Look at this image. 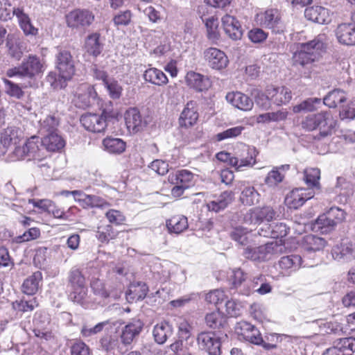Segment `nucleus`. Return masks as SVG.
<instances>
[{"label":"nucleus","mask_w":355,"mask_h":355,"mask_svg":"<svg viewBox=\"0 0 355 355\" xmlns=\"http://www.w3.org/2000/svg\"><path fill=\"white\" fill-rule=\"evenodd\" d=\"M46 69V60L36 55L30 54L24 58L18 67L8 69L6 76L9 78L17 77L28 78L29 80L24 83L22 87H31L35 85L34 80L41 76Z\"/></svg>","instance_id":"nucleus-1"},{"label":"nucleus","mask_w":355,"mask_h":355,"mask_svg":"<svg viewBox=\"0 0 355 355\" xmlns=\"http://www.w3.org/2000/svg\"><path fill=\"white\" fill-rule=\"evenodd\" d=\"M326 45L327 36L324 34H320L308 42L298 44L292 57L293 64L305 67L318 60Z\"/></svg>","instance_id":"nucleus-2"},{"label":"nucleus","mask_w":355,"mask_h":355,"mask_svg":"<svg viewBox=\"0 0 355 355\" xmlns=\"http://www.w3.org/2000/svg\"><path fill=\"white\" fill-rule=\"evenodd\" d=\"M303 129L307 131L318 130L315 137L322 139L332 135L336 125V121L329 112H320L306 116L301 123Z\"/></svg>","instance_id":"nucleus-3"},{"label":"nucleus","mask_w":355,"mask_h":355,"mask_svg":"<svg viewBox=\"0 0 355 355\" xmlns=\"http://www.w3.org/2000/svg\"><path fill=\"white\" fill-rule=\"evenodd\" d=\"M282 249V245L276 241L259 247H248L243 254L245 258L253 261H266L281 253Z\"/></svg>","instance_id":"nucleus-4"},{"label":"nucleus","mask_w":355,"mask_h":355,"mask_svg":"<svg viewBox=\"0 0 355 355\" xmlns=\"http://www.w3.org/2000/svg\"><path fill=\"white\" fill-rule=\"evenodd\" d=\"M255 21L261 26L270 28L275 33H282L285 29V24L277 9L271 8L257 13Z\"/></svg>","instance_id":"nucleus-5"},{"label":"nucleus","mask_w":355,"mask_h":355,"mask_svg":"<svg viewBox=\"0 0 355 355\" xmlns=\"http://www.w3.org/2000/svg\"><path fill=\"white\" fill-rule=\"evenodd\" d=\"M194 174L188 170H180L168 176V182L174 185L171 193L173 197L181 196L184 191L193 184Z\"/></svg>","instance_id":"nucleus-6"},{"label":"nucleus","mask_w":355,"mask_h":355,"mask_svg":"<svg viewBox=\"0 0 355 355\" xmlns=\"http://www.w3.org/2000/svg\"><path fill=\"white\" fill-rule=\"evenodd\" d=\"M116 114L110 111L103 110L101 114H86L81 116L80 123L88 131L92 132H103L107 128V121L114 118Z\"/></svg>","instance_id":"nucleus-7"},{"label":"nucleus","mask_w":355,"mask_h":355,"mask_svg":"<svg viewBox=\"0 0 355 355\" xmlns=\"http://www.w3.org/2000/svg\"><path fill=\"white\" fill-rule=\"evenodd\" d=\"M246 151L248 156L241 159L232 157L230 153L225 152L217 153L216 158L221 162H228L231 166L235 167L236 170L241 171L243 167H252L256 163L255 159L258 152L255 147L248 146Z\"/></svg>","instance_id":"nucleus-8"},{"label":"nucleus","mask_w":355,"mask_h":355,"mask_svg":"<svg viewBox=\"0 0 355 355\" xmlns=\"http://www.w3.org/2000/svg\"><path fill=\"white\" fill-rule=\"evenodd\" d=\"M65 20L69 28L82 30L92 24L94 15L87 9H74L65 15Z\"/></svg>","instance_id":"nucleus-9"},{"label":"nucleus","mask_w":355,"mask_h":355,"mask_svg":"<svg viewBox=\"0 0 355 355\" xmlns=\"http://www.w3.org/2000/svg\"><path fill=\"white\" fill-rule=\"evenodd\" d=\"M276 212L272 207L265 206L263 207H254L248 210L243 214V220L248 225H259L264 220L271 221L275 218Z\"/></svg>","instance_id":"nucleus-10"},{"label":"nucleus","mask_w":355,"mask_h":355,"mask_svg":"<svg viewBox=\"0 0 355 355\" xmlns=\"http://www.w3.org/2000/svg\"><path fill=\"white\" fill-rule=\"evenodd\" d=\"M204 58L207 65L215 70H221L227 67L229 60L226 54L221 50L209 47L205 50Z\"/></svg>","instance_id":"nucleus-11"},{"label":"nucleus","mask_w":355,"mask_h":355,"mask_svg":"<svg viewBox=\"0 0 355 355\" xmlns=\"http://www.w3.org/2000/svg\"><path fill=\"white\" fill-rule=\"evenodd\" d=\"M235 331L239 336L254 345H261L263 338L259 330L254 325L245 321L237 322Z\"/></svg>","instance_id":"nucleus-12"},{"label":"nucleus","mask_w":355,"mask_h":355,"mask_svg":"<svg viewBox=\"0 0 355 355\" xmlns=\"http://www.w3.org/2000/svg\"><path fill=\"white\" fill-rule=\"evenodd\" d=\"M314 196L311 189L303 188L295 189L289 192L285 198V204L290 209H298L309 199Z\"/></svg>","instance_id":"nucleus-13"},{"label":"nucleus","mask_w":355,"mask_h":355,"mask_svg":"<svg viewBox=\"0 0 355 355\" xmlns=\"http://www.w3.org/2000/svg\"><path fill=\"white\" fill-rule=\"evenodd\" d=\"M198 116L196 103L193 101H189L180 115L178 119L180 127L187 129L193 126L196 123Z\"/></svg>","instance_id":"nucleus-14"},{"label":"nucleus","mask_w":355,"mask_h":355,"mask_svg":"<svg viewBox=\"0 0 355 355\" xmlns=\"http://www.w3.org/2000/svg\"><path fill=\"white\" fill-rule=\"evenodd\" d=\"M55 67L59 73L73 77L75 73L74 61L67 50H60L55 58Z\"/></svg>","instance_id":"nucleus-15"},{"label":"nucleus","mask_w":355,"mask_h":355,"mask_svg":"<svg viewBox=\"0 0 355 355\" xmlns=\"http://www.w3.org/2000/svg\"><path fill=\"white\" fill-rule=\"evenodd\" d=\"M223 30L229 38L239 40L243 36V30L239 20L232 15L226 14L221 19Z\"/></svg>","instance_id":"nucleus-16"},{"label":"nucleus","mask_w":355,"mask_h":355,"mask_svg":"<svg viewBox=\"0 0 355 355\" xmlns=\"http://www.w3.org/2000/svg\"><path fill=\"white\" fill-rule=\"evenodd\" d=\"M332 255L335 260L348 262L355 259V243L342 241L332 250Z\"/></svg>","instance_id":"nucleus-17"},{"label":"nucleus","mask_w":355,"mask_h":355,"mask_svg":"<svg viewBox=\"0 0 355 355\" xmlns=\"http://www.w3.org/2000/svg\"><path fill=\"white\" fill-rule=\"evenodd\" d=\"M304 16L308 20L320 24H328L331 21L330 11L327 8L320 6L306 8Z\"/></svg>","instance_id":"nucleus-18"},{"label":"nucleus","mask_w":355,"mask_h":355,"mask_svg":"<svg viewBox=\"0 0 355 355\" xmlns=\"http://www.w3.org/2000/svg\"><path fill=\"white\" fill-rule=\"evenodd\" d=\"M198 343L208 352L210 355H219L220 353V341L213 333H201L198 337Z\"/></svg>","instance_id":"nucleus-19"},{"label":"nucleus","mask_w":355,"mask_h":355,"mask_svg":"<svg viewBox=\"0 0 355 355\" xmlns=\"http://www.w3.org/2000/svg\"><path fill=\"white\" fill-rule=\"evenodd\" d=\"M336 34L340 44L355 45V24L352 21L350 23H343L338 25Z\"/></svg>","instance_id":"nucleus-20"},{"label":"nucleus","mask_w":355,"mask_h":355,"mask_svg":"<svg viewBox=\"0 0 355 355\" xmlns=\"http://www.w3.org/2000/svg\"><path fill=\"white\" fill-rule=\"evenodd\" d=\"M225 98L232 106L243 111H250L253 107L252 100L240 92H229Z\"/></svg>","instance_id":"nucleus-21"},{"label":"nucleus","mask_w":355,"mask_h":355,"mask_svg":"<svg viewBox=\"0 0 355 355\" xmlns=\"http://www.w3.org/2000/svg\"><path fill=\"white\" fill-rule=\"evenodd\" d=\"M267 96L273 103L280 105L288 103L292 98V92L286 87H268Z\"/></svg>","instance_id":"nucleus-22"},{"label":"nucleus","mask_w":355,"mask_h":355,"mask_svg":"<svg viewBox=\"0 0 355 355\" xmlns=\"http://www.w3.org/2000/svg\"><path fill=\"white\" fill-rule=\"evenodd\" d=\"M12 15L17 17L19 25L26 35L35 36L37 35L38 29L32 24L29 16L25 13L22 7L14 8Z\"/></svg>","instance_id":"nucleus-23"},{"label":"nucleus","mask_w":355,"mask_h":355,"mask_svg":"<svg viewBox=\"0 0 355 355\" xmlns=\"http://www.w3.org/2000/svg\"><path fill=\"white\" fill-rule=\"evenodd\" d=\"M125 125L130 133H137L142 130L144 122L139 110L136 108H130L125 114Z\"/></svg>","instance_id":"nucleus-24"},{"label":"nucleus","mask_w":355,"mask_h":355,"mask_svg":"<svg viewBox=\"0 0 355 355\" xmlns=\"http://www.w3.org/2000/svg\"><path fill=\"white\" fill-rule=\"evenodd\" d=\"M188 86L198 92L207 90L211 86L209 79L199 73L189 71L185 77Z\"/></svg>","instance_id":"nucleus-25"},{"label":"nucleus","mask_w":355,"mask_h":355,"mask_svg":"<svg viewBox=\"0 0 355 355\" xmlns=\"http://www.w3.org/2000/svg\"><path fill=\"white\" fill-rule=\"evenodd\" d=\"M28 157L41 160L46 155L42 140L37 136H33L26 141Z\"/></svg>","instance_id":"nucleus-26"},{"label":"nucleus","mask_w":355,"mask_h":355,"mask_svg":"<svg viewBox=\"0 0 355 355\" xmlns=\"http://www.w3.org/2000/svg\"><path fill=\"white\" fill-rule=\"evenodd\" d=\"M143 327V324L139 320H135L130 322L123 328L121 340L122 344L126 345H130L135 338L138 336Z\"/></svg>","instance_id":"nucleus-27"},{"label":"nucleus","mask_w":355,"mask_h":355,"mask_svg":"<svg viewBox=\"0 0 355 355\" xmlns=\"http://www.w3.org/2000/svg\"><path fill=\"white\" fill-rule=\"evenodd\" d=\"M234 198V194L232 191H225L214 200L209 202L207 206L209 211L219 212L225 209L233 201Z\"/></svg>","instance_id":"nucleus-28"},{"label":"nucleus","mask_w":355,"mask_h":355,"mask_svg":"<svg viewBox=\"0 0 355 355\" xmlns=\"http://www.w3.org/2000/svg\"><path fill=\"white\" fill-rule=\"evenodd\" d=\"M290 166L288 164L273 167L265 178L264 182L268 187L271 188L277 187L284 180L285 177L282 171L288 170Z\"/></svg>","instance_id":"nucleus-29"},{"label":"nucleus","mask_w":355,"mask_h":355,"mask_svg":"<svg viewBox=\"0 0 355 355\" xmlns=\"http://www.w3.org/2000/svg\"><path fill=\"white\" fill-rule=\"evenodd\" d=\"M44 150L50 152H55L62 149L65 141L56 132H50L42 139Z\"/></svg>","instance_id":"nucleus-30"},{"label":"nucleus","mask_w":355,"mask_h":355,"mask_svg":"<svg viewBox=\"0 0 355 355\" xmlns=\"http://www.w3.org/2000/svg\"><path fill=\"white\" fill-rule=\"evenodd\" d=\"M288 230L286 224L280 223L275 224L272 227L266 225V229L264 230L261 227L258 233L260 236L264 237L283 238L288 234Z\"/></svg>","instance_id":"nucleus-31"},{"label":"nucleus","mask_w":355,"mask_h":355,"mask_svg":"<svg viewBox=\"0 0 355 355\" xmlns=\"http://www.w3.org/2000/svg\"><path fill=\"white\" fill-rule=\"evenodd\" d=\"M102 144L103 149L110 154H121L126 148V144L123 140L112 137L105 138Z\"/></svg>","instance_id":"nucleus-32"},{"label":"nucleus","mask_w":355,"mask_h":355,"mask_svg":"<svg viewBox=\"0 0 355 355\" xmlns=\"http://www.w3.org/2000/svg\"><path fill=\"white\" fill-rule=\"evenodd\" d=\"M326 241L313 234L305 236L302 240V247L306 252H316L322 250L326 245Z\"/></svg>","instance_id":"nucleus-33"},{"label":"nucleus","mask_w":355,"mask_h":355,"mask_svg":"<svg viewBox=\"0 0 355 355\" xmlns=\"http://www.w3.org/2000/svg\"><path fill=\"white\" fill-rule=\"evenodd\" d=\"M144 78L146 82L158 86L164 85L168 83V78L165 73L155 67L146 69L144 73Z\"/></svg>","instance_id":"nucleus-34"},{"label":"nucleus","mask_w":355,"mask_h":355,"mask_svg":"<svg viewBox=\"0 0 355 355\" xmlns=\"http://www.w3.org/2000/svg\"><path fill=\"white\" fill-rule=\"evenodd\" d=\"M21 131L19 128L10 126L2 130L0 135V142L5 147L11 144H16L21 137Z\"/></svg>","instance_id":"nucleus-35"},{"label":"nucleus","mask_w":355,"mask_h":355,"mask_svg":"<svg viewBox=\"0 0 355 355\" xmlns=\"http://www.w3.org/2000/svg\"><path fill=\"white\" fill-rule=\"evenodd\" d=\"M166 226L170 233L180 234L188 228L187 218L177 215L166 220Z\"/></svg>","instance_id":"nucleus-36"},{"label":"nucleus","mask_w":355,"mask_h":355,"mask_svg":"<svg viewBox=\"0 0 355 355\" xmlns=\"http://www.w3.org/2000/svg\"><path fill=\"white\" fill-rule=\"evenodd\" d=\"M42 279V272L40 271L35 272L24 280L22 284L23 292L27 295L35 294L40 287Z\"/></svg>","instance_id":"nucleus-37"},{"label":"nucleus","mask_w":355,"mask_h":355,"mask_svg":"<svg viewBox=\"0 0 355 355\" xmlns=\"http://www.w3.org/2000/svg\"><path fill=\"white\" fill-rule=\"evenodd\" d=\"M153 333L155 340L158 344H164L171 336L173 329L168 322H162L155 326Z\"/></svg>","instance_id":"nucleus-38"},{"label":"nucleus","mask_w":355,"mask_h":355,"mask_svg":"<svg viewBox=\"0 0 355 355\" xmlns=\"http://www.w3.org/2000/svg\"><path fill=\"white\" fill-rule=\"evenodd\" d=\"M71 78V77L66 74L61 73L58 74L55 71H50L46 76V82L52 89L56 90L64 88L67 85V82Z\"/></svg>","instance_id":"nucleus-39"},{"label":"nucleus","mask_w":355,"mask_h":355,"mask_svg":"<svg viewBox=\"0 0 355 355\" xmlns=\"http://www.w3.org/2000/svg\"><path fill=\"white\" fill-rule=\"evenodd\" d=\"M302 264V259L297 254L284 256L279 261L280 268L286 271H295L301 267Z\"/></svg>","instance_id":"nucleus-40"},{"label":"nucleus","mask_w":355,"mask_h":355,"mask_svg":"<svg viewBox=\"0 0 355 355\" xmlns=\"http://www.w3.org/2000/svg\"><path fill=\"white\" fill-rule=\"evenodd\" d=\"M347 96L344 91L334 89L329 92L323 98V103L330 108H335L346 101Z\"/></svg>","instance_id":"nucleus-41"},{"label":"nucleus","mask_w":355,"mask_h":355,"mask_svg":"<svg viewBox=\"0 0 355 355\" xmlns=\"http://www.w3.org/2000/svg\"><path fill=\"white\" fill-rule=\"evenodd\" d=\"M148 287L144 283H137L130 285L126 293V299L128 302L143 300L147 295Z\"/></svg>","instance_id":"nucleus-42"},{"label":"nucleus","mask_w":355,"mask_h":355,"mask_svg":"<svg viewBox=\"0 0 355 355\" xmlns=\"http://www.w3.org/2000/svg\"><path fill=\"white\" fill-rule=\"evenodd\" d=\"M100 35L93 33L89 35L85 41V49L87 51L94 55H98L102 51V45L99 42Z\"/></svg>","instance_id":"nucleus-43"},{"label":"nucleus","mask_w":355,"mask_h":355,"mask_svg":"<svg viewBox=\"0 0 355 355\" xmlns=\"http://www.w3.org/2000/svg\"><path fill=\"white\" fill-rule=\"evenodd\" d=\"M259 196L253 187L248 186L242 191L240 198L243 205L251 206L259 202Z\"/></svg>","instance_id":"nucleus-44"},{"label":"nucleus","mask_w":355,"mask_h":355,"mask_svg":"<svg viewBox=\"0 0 355 355\" xmlns=\"http://www.w3.org/2000/svg\"><path fill=\"white\" fill-rule=\"evenodd\" d=\"M39 305L36 297L21 299L12 302V308L17 312H31Z\"/></svg>","instance_id":"nucleus-45"},{"label":"nucleus","mask_w":355,"mask_h":355,"mask_svg":"<svg viewBox=\"0 0 355 355\" xmlns=\"http://www.w3.org/2000/svg\"><path fill=\"white\" fill-rule=\"evenodd\" d=\"M327 213L318 216L313 224V230L320 231L322 233H327L331 231L335 226V223L328 217Z\"/></svg>","instance_id":"nucleus-46"},{"label":"nucleus","mask_w":355,"mask_h":355,"mask_svg":"<svg viewBox=\"0 0 355 355\" xmlns=\"http://www.w3.org/2000/svg\"><path fill=\"white\" fill-rule=\"evenodd\" d=\"M205 322L210 328L218 329L225 324L226 318L219 311H216L206 315Z\"/></svg>","instance_id":"nucleus-47"},{"label":"nucleus","mask_w":355,"mask_h":355,"mask_svg":"<svg viewBox=\"0 0 355 355\" xmlns=\"http://www.w3.org/2000/svg\"><path fill=\"white\" fill-rule=\"evenodd\" d=\"M320 178V171L317 168H310L304 171V180L306 184L311 188H320L319 180Z\"/></svg>","instance_id":"nucleus-48"},{"label":"nucleus","mask_w":355,"mask_h":355,"mask_svg":"<svg viewBox=\"0 0 355 355\" xmlns=\"http://www.w3.org/2000/svg\"><path fill=\"white\" fill-rule=\"evenodd\" d=\"M321 99L318 98H309L301 103L295 105L293 111L295 113H299L302 111L313 112L317 109L316 105L320 104Z\"/></svg>","instance_id":"nucleus-49"},{"label":"nucleus","mask_w":355,"mask_h":355,"mask_svg":"<svg viewBox=\"0 0 355 355\" xmlns=\"http://www.w3.org/2000/svg\"><path fill=\"white\" fill-rule=\"evenodd\" d=\"M116 236V232L110 225L99 227L96 232V237L102 243H108L110 240L114 239Z\"/></svg>","instance_id":"nucleus-50"},{"label":"nucleus","mask_w":355,"mask_h":355,"mask_svg":"<svg viewBox=\"0 0 355 355\" xmlns=\"http://www.w3.org/2000/svg\"><path fill=\"white\" fill-rule=\"evenodd\" d=\"M207 28V37L212 41L218 40L220 34L218 31V19L214 17L207 19L205 21Z\"/></svg>","instance_id":"nucleus-51"},{"label":"nucleus","mask_w":355,"mask_h":355,"mask_svg":"<svg viewBox=\"0 0 355 355\" xmlns=\"http://www.w3.org/2000/svg\"><path fill=\"white\" fill-rule=\"evenodd\" d=\"M71 291L69 294V298L77 303L82 304L86 299L87 295V285H82L76 287L71 288Z\"/></svg>","instance_id":"nucleus-52"},{"label":"nucleus","mask_w":355,"mask_h":355,"mask_svg":"<svg viewBox=\"0 0 355 355\" xmlns=\"http://www.w3.org/2000/svg\"><path fill=\"white\" fill-rule=\"evenodd\" d=\"M137 8L140 12L144 13L150 21L157 23L161 19L160 13L152 6L139 4Z\"/></svg>","instance_id":"nucleus-53"},{"label":"nucleus","mask_w":355,"mask_h":355,"mask_svg":"<svg viewBox=\"0 0 355 355\" xmlns=\"http://www.w3.org/2000/svg\"><path fill=\"white\" fill-rule=\"evenodd\" d=\"M227 299L223 290L216 289L208 293L205 296V300L215 305H218Z\"/></svg>","instance_id":"nucleus-54"},{"label":"nucleus","mask_w":355,"mask_h":355,"mask_svg":"<svg viewBox=\"0 0 355 355\" xmlns=\"http://www.w3.org/2000/svg\"><path fill=\"white\" fill-rule=\"evenodd\" d=\"M225 302V312L227 315L231 317H236L241 314L243 307L241 302L234 299H227Z\"/></svg>","instance_id":"nucleus-55"},{"label":"nucleus","mask_w":355,"mask_h":355,"mask_svg":"<svg viewBox=\"0 0 355 355\" xmlns=\"http://www.w3.org/2000/svg\"><path fill=\"white\" fill-rule=\"evenodd\" d=\"M249 232L243 227H236L230 233L231 238L241 245L248 243Z\"/></svg>","instance_id":"nucleus-56"},{"label":"nucleus","mask_w":355,"mask_h":355,"mask_svg":"<svg viewBox=\"0 0 355 355\" xmlns=\"http://www.w3.org/2000/svg\"><path fill=\"white\" fill-rule=\"evenodd\" d=\"M6 86V92L10 96L20 99L24 96V92L19 85L7 79L3 80Z\"/></svg>","instance_id":"nucleus-57"},{"label":"nucleus","mask_w":355,"mask_h":355,"mask_svg":"<svg viewBox=\"0 0 355 355\" xmlns=\"http://www.w3.org/2000/svg\"><path fill=\"white\" fill-rule=\"evenodd\" d=\"M91 288L94 293L100 297L107 298L110 296V292L107 289L104 282L98 279L92 280Z\"/></svg>","instance_id":"nucleus-58"},{"label":"nucleus","mask_w":355,"mask_h":355,"mask_svg":"<svg viewBox=\"0 0 355 355\" xmlns=\"http://www.w3.org/2000/svg\"><path fill=\"white\" fill-rule=\"evenodd\" d=\"M340 116L345 119L355 118V97L352 98L346 105H342Z\"/></svg>","instance_id":"nucleus-59"},{"label":"nucleus","mask_w":355,"mask_h":355,"mask_svg":"<svg viewBox=\"0 0 355 355\" xmlns=\"http://www.w3.org/2000/svg\"><path fill=\"white\" fill-rule=\"evenodd\" d=\"M71 288L86 284L85 279L81 272L77 268H73L69 276Z\"/></svg>","instance_id":"nucleus-60"},{"label":"nucleus","mask_w":355,"mask_h":355,"mask_svg":"<svg viewBox=\"0 0 355 355\" xmlns=\"http://www.w3.org/2000/svg\"><path fill=\"white\" fill-rule=\"evenodd\" d=\"M132 13L129 10L120 11L113 19V21L116 26H127L131 22Z\"/></svg>","instance_id":"nucleus-61"},{"label":"nucleus","mask_w":355,"mask_h":355,"mask_svg":"<svg viewBox=\"0 0 355 355\" xmlns=\"http://www.w3.org/2000/svg\"><path fill=\"white\" fill-rule=\"evenodd\" d=\"M105 217L110 223L119 225L123 224L125 220L124 214L116 209H110L105 213Z\"/></svg>","instance_id":"nucleus-62"},{"label":"nucleus","mask_w":355,"mask_h":355,"mask_svg":"<svg viewBox=\"0 0 355 355\" xmlns=\"http://www.w3.org/2000/svg\"><path fill=\"white\" fill-rule=\"evenodd\" d=\"M58 125V119L55 116L53 115H49L46 116L44 119L41 120V127L46 132H55Z\"/></svg>","instance_id":"nucleus-63"},{"label":"nucleus","mask_w":355,"mask_h":355,"mask_svg":"<svg viewBox=\"0 0 355 355\" xmlns=\"http://www.w3.org/2000/svg\"><path fill=\"white\" fill-rule=\"evenodd\" d=\"M110 97L113 99L119 98L121 94L122 88L117 83V81L114 80H109L105 84Z\"/></svg>","instance_id":"nucleus-64"}]
</instances>
